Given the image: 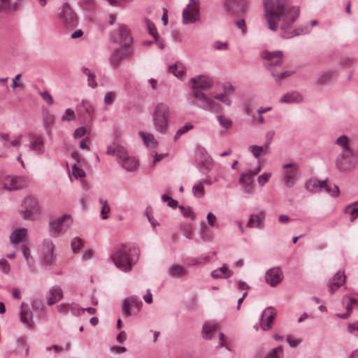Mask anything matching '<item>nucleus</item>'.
Listing matches in <instances>:
<instances>
[{"instance_id":"12","label":"nucleus","mask_w":358,"mask_h":358,"mask_svg":"<svg viewBox=\"0 0 358 358\" xmlns=\"http://www.w3.org/2000/svg\"><path fill=\"white\" fill-rule=\"evenodd\" d=\"M69 218L70 217L69 215H65L50 221L49 223L50 235L52 237L57 238L61 234H64L70 225V223L66 222Z\"/></svg>"},{"instance_id":"14","label":"nucleus","mask_w":358,"mask_h":358,"mask_svg":"<svg viewBox=\"0 0 358 358\" xmlns=\"http://www.w3.org/2000/svg\"><path fill=\"white\" fill-rule=\"evenodd\" d=\"M226 13L232 16H238L247 10L246 3L243 0H225L223 3Z\"/></svg>"},{"instance_id":"48","label":"nucleus","mask_w":358,"mask_h":358,"mask_svg":"<svg viewBox=\"0 0 358 358\" xmlns=\"http://www.w3.org/2000/svg\"><path fill=\"white\" fill-rule=\"evenodd\" d=\"M193 129V125L191 124H186L180 129H178L174 136V141H176L180 138V136L182 134L187 133V131H190Z\"/></svg>"},{"instance_id":"38","label":"nucleus","mask_w":358,"mask_h":358,"mask_svg":"<svg viewBox=\"0 0 358 358\" xmlns=\"http://www.w3.org/2000/svg\"><path fill=\"white\" fill-rule=\"evenodd\" d=\"M82 71L87 77L88 86L95 88L97 84L95 80L94 73L87 68H83Z\"/></svg>"},{"instance_id":"11","label":"nucleus","mask_w":358,"mask_h":358,"mask_svg":"<svg viewBox=\"0 0 358 358\" xmlns=\"http://www.w3.org/2000/svg\"><path fill=\"white\" fill-rule=\"evenodd\" d=\"M200 20L199 0H189V3L182 11L184 24L194 23Z\"/></svg>"},{"instance_id":"32","label":"nucleus","mask_w":358,"mask_h":358,"mask_svg":"<svg viewBox=\"0 0 358 358\" xmlns=\"http://www.w3.org/2000/svg\"><path fill=\"white\" fill-rule=\"evenodd\" d=\"M218 324L212 322H206L202 329L203 336L206 339H210L217 331Z\"/></svg>"},{"instance_id":"31","label":"nucleus","mask_w":358,"mask_h":358,"mask_svg":"<svg viewBox=\"0 0 358 358\" xmlns=\"http://www.w3.org/2000/svg\"><path fill=\"white\" fill-rule=\"evenodd\" d=\"M138 135L142 138L146 147L150 148H157V141L152 134L139 131Z\"/></svg>"},{"instance_id":"18","label":"nucleus","mask_w":358,"mask_h":358,"mask_svg":"<svg viewBox=\"0 0 358 358\" xmlns=\"http://www.w3.org/2000/svg\"><path fill=\"white\" fill-rule=\"evenodd\" d=\"M275 315L276 311L272 306H269L264 310L260 317L261 327L264 331H267L271 328Z\"/></svg>"},{"instance_id":"42","label":"nucleus","mask_w":358,"mask_h":358,"mask_svg":"<svg viewBox=\"0 0 358 358\" xmlns=\"http://www.w3.org/2000/svg\"><path fill=\"white\" fill-rule=\"evenodd\" d=\"M193 194L195 196L201 198L204 195L203 182L198 181L192 188Z\"/></svg>"},{"instance_id":"41","label":"nucleus","mask_w":358,"mask_h":358,"mask_svg":"<svg viewBox=\"0 0 358 358\" xmlns=\"http://www.w3.org/2000/svg\"><path fill=\"white\" fill-rule=\"evenodd\" d=\"M10 241L13 244L19 243L22 241V228L13 231L10 236Z\"/></svg>"},{"instance_id":"51","label":"nucleus","mask_w":358,"mask_h":358,"mask_svg":"<svg viewBox=\"0 0 358 358\" xmlns=\"http://www.w3.org/2000/svg\"><path fill=\"white\" fill-rule=\"evenodd\" d=\"M356 62V59L351 56H344L341 58L339 64L344 68L348 67L353 64Z\"/></svg>"},{"instance_id":"20","label":"nucleus","mask_w":358,"mask_h":358,"mask_svg":"<svg viewBox=\"0 0 358 358\" xmlns=\"http://www.w3.org/2000/svg\"><path fill=\"white\" fill-rule=\"evenodd\" d=\"M254 178V174H250V172L248 171L241 173L238 182L242 185V190L245 194L252 193L254 186L252 178Z\"/></svg>"},{"instance_id":"61","label":"nucleus","mask_w":358,"mask_h":358,"mask_svg":"<svg viewBox=\"0 0 358 358\" xmlns=\"http://www.w3.org/2000/svg\"><path fill=\"white\" fill-rule=\"evenodd\" d=\"M72 173L76 178H83L85 176V171L78 167L76 164L72 166Z\"/></svg>"},{"instance_id":"60","label":"nucleus","mask_w":358,"mask_h":358,"mask_svg":"<svg viewBox=\"0 0 358 358\" xmlns=\"http://www.w3.org/2000/svg\"><path fill=\"white\" fill-rule=\"evenodd\" d=\"M271 74L275 78V80L277 82H280L285 78L290 76L292 73L287 71L282 72L280 73H275V71H272Z\"/></svg>"},{"instance_id":"56","label":"nucleus","mask_w":358,"mask_h":358,"mask_svg":"<svg viewBox=\"0 0 358 358\" xmlns=\"http://www.w3.org/2000/svg\"><path fill=\"white\" fill-rule=\"evenodd\" d=\"M57 310L61 313H66L69 311L74 313V306L67 303H62L57 306Z\"/></svg>"},{"instance_id":"49","label":"nucleus","mask_w":358,"mask_h":358,"mask_svg":"<svg viewBox=\"0 0 358 358\" xmlns=\"http://www.w3.org/2000/svg\"><path fill=\"white\" fill-rule=\"evenodd\" d=\"M145 22L148 33L152 36L154 38H157L159 35L157 33L154 23L148 19H146Z\"/></svg>"},{"instance_id":"19","label":"nucleus","mask_w":358,"mask_h":358,"mask_svg":"<svg viewBox=\"0 0 358 358\" xmlns=\"http://www.w3.org/2000/svg\"><path fill=\"white\" fill-rule=\"evenodd\" d=\"M282 271L279 267L268 269L265 275L266 282L271 287L279 285L282 282Z\"/></svg>"},{"instance_id":"36","label":"nucleus","mask_w":358,"mask_h":358,"mask_svg":"<svg viewBox=\"0 0 358 358\" xmlns=\"http://www.w3.org/2000/svg\"><path fill=\"white\" fill-rule=\"evenodd\" d=\"M124 150L125 148L123 146L117 145L114 148L109 146L106 153L110 155H116L118 161L120 158H122Z\"/></svg>"},{"instance_id":"1","label":"nucleus","mask_w":358,"mask_h":358,"mask_svg":"<svg viewBox=\"0 0 358 358\" xmlns=\"http://www.w3.org/2000/svg\"><path fill=\"white\" fill-rule=\"evenodd\" d=\"M263 5L268 28L273 31L280 29L282 38L289 39L310 32L308 25L291 29L300 15L299 6L292 5V0H263Z\"/></svg>"},{"instance_id":"2","label":"nucleus","mask_w":358,"mask_h":358,"mask_svg":"<svg viewBox=\"0 0 358 358\" xmlns=\"http://www.w3.org/2000/svg\"><path fill=\"white\" fill-rule=\"evenodd\" d=\"M190 83L192 85L194 103L198 107L213 113L222 111V106L217 102L208 96L202 90H208L212 85L211 80L203 75H199L192 78Z\"/></svg>"},{"instance_id":"30","label":"nucleus","mask_w":358,"mask_h":358,"mask_svg":"<svg viewBox=\"0 0 358 358\" xmlns=\"http://www.w3.org/2000/svg\"><path fill=\"white\" fill-rule=\"evenodd\" d=\"M233 274V271H231L227 264H223V266L217 269H215L211 272V276L214 279L217 278H228L231 276Z\"/></svg>"},{"instance_id":"27","label":"nucleus","mask_w":358,"mask_h":358,"mask_svg":"<svg viewBox=\"0 0 358 358\" xmlns=\"http://www.w3.org/2000/svg\"><path fill=\"white\" fill-rule=\"evenodd\" d=\"M26 233L27 229L24 228V243L26 241ZM24 259L27 262L29 271L33 273L35 271V261L30 253V250L25 243H24Z\"/></svg>"},{"instance_id":"52","label":"nucleus","mask_w":358,"mask_h":358,"mask_svg":"<svg viewBox=\"0 0 358 358\" xmlns=\"http://www.w3.org/2000/svg\"><path fill=\"white\" fill-rule=\"evenodd\" d=\"M75 118L76 115L74 111L71 108H68L66 110L64 114L62 116L61 120L63 122H70L74 120Z\"/></svg>"},{"instance_id":"64","label":"nucleus","mask_w":358,"mask_h":358,"mask_svg":"<svg viewBox=\"0 0 358 358\" xmlns=\"http://www.w3.org/2000/svg\"><path fill=\"white\" fill-rule=\"evenodd\" d=\"M348 331L349 333L358 337V321L352 324H348Z\"/></svg>"},{"instance_id":"46","label":"nucleus","mask_w":358,"mask_h":358,"mask_svg":"<svg viewBox=\"0 0 358 358\" xmlns=\"http://www.w3.org/2000/svg\"><path fill=\"white\" fill-rule=\"evenodd\" d=\"M283 348L282 345L273 348L264 358H280L282 355Z\"/></svg>"},{"instance_id":"10","label":"nucleus","mask_w":358,"mask_h":358,"mask_svg":"<svg viewBox=\"0 0 358 358\" xmlns=\"http://www.w3.org/2000/svg\"><path fill=\"white\" fill-rule=\"evenodd\" d=\"M282 180L287 187H292L297 182L299 176V168L292 163L282 166Z\"/></svg>"},{"instance_id":"35","label":"nucleus","mask_w":358,"mask_h":358,"mask_svg":"<svg viewBox=\"0 0 358 358\" xmlns=\"http://www.w3.org/2000/svg\"><path fill=\"white\" fill-rule=\"evenodd\" d=\"M78 111L83 115H88L91 117L93 113V108L91 104L87 101H82L78 106Z\"/></svg>"},{"instance_id":"5","label":"nucleus","mask_w":358,"mask_h":358,"mask_svg":"<svg viewBox=\"0 0 358 358\" xmlns=\"http://www.w3.org/2000/svg\"><path fill=\"white\" fill-rule=\"evenodd\" d=\"M115 266L123 272H129L132 269V259L124 245L118 248L112 255Z\"/></svg>"},{"instance_id":"50","label":"nucleus","mask_w":358,"mask_h":358,"mask_svg":"<svg viewBox=\"0 0 358 358\" xmlns=\"http://www.w3.org/2000/svg\"><path fill=\"white\" fill-rule=\"evenodd\" d=\"M100 203L102 205L101 210V215L103 220H106L108 218V214L110 210V206H108L107 201L100 199Z\"/></svg>"},{"instance_id":"16","label":"nucleus","mask_w":358,"mask_h":358,"mask_svg":"<svg viewBox=\"0 0 358 358\" xmlns=\"http://www.w3.org/2000/svg\"><path fill=\"white\" fill-rule=\"evenodd\" d=\"M142 301L136 296L127 298L122 305V311L125 316L136 315L141 309Z\"/></svg>"},{"instance_id":"22","label":"nucleus","mask_w":358,"mask_h":358,"mask_svg":"<svg viewBox=\"0 0 358 358\" xmlns=\"http://www.w3.org/2000/svg\"><path fill=\"white\" fill-rule=\"evenodd\" d=\"M122 158H120L118 163L122 166L123 169L128 171H135L138 166V162L134 157L128 155L127 150H124V153L122 155Z\"/></svg>"},{"instance_id":"57","label":"nucleus","mask_w":358,"mask_h":358,"mask_svg":"<svg viewBox=\"0 0 358 358\" xmlns=\"http://www.w3.org/2000/svg\"><path fill=\"white\" fill-rule=\"evenodd\" d=\"M212 48L217 50H227L229 48L227 42L216 41L212 44Z\"/></svg>"},{"instance_id":"44","label":"nucleus","mask_w":358,"mask_h":358,"mask_svg":"<svg viewBox=\"0 0 358 358\" xmlns=\"http://www.w3.org/2000/svg\"><path fill=\"white\" fill-rule=\"evenodd\" d=\"M185 274V270L179 265H173L169 269V275L173 277L182 276Z\"/></svg>"},{"instance_id":"24","label":"nucleus","mask_w":358,"mask_h":358,"mask_svg":"<svg viewBox=\"0 0 358 358\" xmlns=\"http://www.w3.org/2000/svg\"><path fill=\"white\" fill-rule=\"evenodd\" d=\"M265 217L266 213L263 210H261L257 214L250 215L249 220L246 224L247 227L257 229L262 228Z\"/></svg>"},{"instance_id":"39","label":"nucleus","mask_w":358,"mask_h":358,"mask_svg":"<svg viewBox=\"0 0 358 358\" xmlns=\"http://www.w3.org/2000/svg\"><path fill=\"white\" fill-rule=\"evenodd\" d=\"M199 234L203 241H210L213 238V234L206 224H201Z\"/></svg>"},{"instance_id":"13","label":"nucleus","mask_w":358,"mask_h":358,"mask_svg":"<svg viewBox=\"0 0 358 358\" xmlns=\"http://www.w3.org/2000/svg\"><path fill=\"white\" fill-rule=\"evenodd\" d=\"M26 147L29 150L41 155L45 152V143L41 135L29 134L27 137Z\"/></svg>"},{"instance_id":"4","label":"nucleus","mask_w":358,"mask_h":358,"mask_svg":"<svg viewBox=\"0 0 358 358\" xmlns=\"http://www.w3.org/2000/svg\"><path fill=\"white\" fill-rule=\"evenodd\" d=\"M306 189L312 193L325 192L334 196H337L339 193L338 187L327 183V180H318L316 178H310L306 182Z\"/></svg>"},{"instance_id":"3","label":"nucleus","mask_w":358,"mask_h":358,"mask_svg":"<svg viewBox=\"0 0 358 358\" xmlns=\"http://www.w3.org/2000/svg\"><path fill=\"white\" fill-rule=\"evenodd\" d=\"M171 117L169 106L164 102L158 103L152 114V122L155 129L162 134H164L169 127Z\"/></svg>"},{"instance_id":"7","label":"nucleus","mask_w":358,"mask_h":358,"mask_svg":"<svg viewBox=\"0 0 358 358\" xmlns=\"http://www.w3.org/2000/svg\"><path fill=\"white\" fill-rule=\"evenodd\" d=\"M55 245L50 238L43 241L40 248V258L45 266H52L55 262Z\"/></svg>"},{"instance_id":"25","label":"nucleus","mask_w":358,"mask_h":358,"mask_svg":"<svg viewBox=\"0 0 358 358\" xmlns=\"http://www.w3.org/2000/svg\"><path fill=\"white\" fill-rule=\"evenodd\" d=\"M345 281L343 272L338 271L329 282V292L334 293Z\"/></svg>"},{"instance_id":"37","label":"nucleus","mask_w":358,"mask_h":358,"mask_svg":"<svg viewBox=\"0 0 358 358\" xmlns=\"http://www.w3.org/2000/svg\"><path fill=\"white\" fill-rule=\"evenodd\" d=\"M210 99H213L215 102L216 100L222 103L227 106H230L231 104V97L226 93H219L213 95Z\"/></svg>"},{"instance_id":"40","label":"nucleus","mask_w":358,"mask_h":358,"mask_svg":"<svg viewBox=\"0 0 358 358\" xmlns=\"http://www.w3.org/2000/svg\"><path fill=\"white\" fill-rule=\"evenodd\" d=\"M350 140L346 135H342L338 137L335 143L341 147L343 150H352L349 146Z\"/></svg>"},{"instance_id":"29","label":"nucleus","mask_w":358,"mask_h":358,"mask_svg":"<svg viewBox=\"0 0 358 358\" xmlns=\"http://www.w3.org/2000/svg\"><path fill=\"white\" fill-rule=\"evenodd\" d=\"M169 71L181 80H183L186 77L185 67L180 62L170 66L169 67Z\"/></svg>"},{"instance_id":"9","label":"nucleus","mask_w":358,"mask_h":358,"mask_svg":"<svg viewBox=\"0 0 358 358\" xmlns=\"http://www.w3.org/2000/svg\"><path fill=\"white\" fill-rule=\"evenodd\" d=\"M110 41L122 45L127 46L132 43V37L127 25L119 24L118 28L110 32Z\"/></svg>"},{"instance_id":"17","label":"nucleus","mask_w":358,"mask_h":358,"mask_svg":"<svg viewBox=\"0 0 358 358\" xmlns=\"http://www.w3.org/2000/svg\"><path fill=\"white\" fill-rule=\"evenodd\" d=\"M352 150H342L335 161L336 168L341 171L350 169L352 166Z\"/></svg>"},{"instance_id":"6","label":"nucleus","mask_w":358,"mask_h":358,"mask_svg":"<svg viewBox=\"0 0 358 358\" xmlns=\"http://www.w3.org/2000/svg\"><path fill=\"white\" fill-rule=\"evenodd\" d=\"M59 21L66 28H74L78 24V17L71 6L64 3L59 13Z\"/></svg>"},{"instance_id":"34","label":"nucleus","mask_w":358,"mask_h":358,"mask_svg":"<svg viewBox=\"0 0 358 358\" xmlns=\"http://www.w3.org/2000/svg\"><path fill=\"white\" fill-rule=\"evenodd\" d=\"M20 0H0V11L15 10Z\"/></svg>"},{"instance_id":"63","label":"nucleus","mask_w":358,"mask_h":358,"mask_svg":"<svg viewBox=\"0 0 358 358\" xmlns=\"http://www.w3.org/2000/svg\"><path fill=\"white\" fill-rule=\"evenodd\" d=\"M208 224L212 227H217V217L212 213H208L207 215Z\"/></svg>"},{"instance_id":"28","label":"nucleus","mask_w":358,"mask_h":358,"mask_svg":"<svg viewBox=\"0 0 358 358\" xmlns=\"http://www.w3.org/2000/svg\"><path fill=\"white\" fill-rule=\"evenodd\" d=\"M303 100V96L297 92H287L283 95L280 101L285 103H299Z\"/></svg>"},{"instance_id":"59","label":"nucleus","mask_w":358,"mask_h":358,"mask_svg":"<svg viewBox=\"0 0 358 358\" xmlns=\"http://www.w3.org/2000/svg\"><path fill=\"white\" fill-rule=\"evenodd\" d=\"M40 95L41 96L43 100L49 106H51L54 103V99L52 95L47 91L40 92Z\"/></svg>"},{"instance_id":"55","label":"nucleus","mask_w":358,"mask_h":358,"mask_svg":"<svg viewBox=\"0 0 358 358\" xmlns=\"http://www.w3.org/2000/svg\"><path fill=\"white\" fill-rule=\"evenodd\" d=\"M271 173H264L257 178V182L261 187H264L271 178Z\"/></svg>"},{"instance_id":"45","label":"nucleus","mask_w":358,"mask_h":358,"mask_svg":"<svg viewBox=\"0 0 358 358\" xmlns=\"http://www.w3.org/2000/svg\"><path fill=\"white\" fill-rule=\"evenodd\" d=\"M217 120L221 127L228 129L232 126V122L229 118L224 115H219L217 116Z\"/></svg>"},{"instance_id":"26","label":"nucleus","mask_w":358,"mask_h":358,"mask_svg":"<svg viewBox=\"0 0 358 358\" xmlns=\"http://www.w3.org/2000/svg\"><path fill=\"white\" fill-rule=\"evenodd\" d=\"M129 55V50L125 49H115L110 57V64L114 66H118L121 61L126 58Z\"/></svg>"},{"instance_id":"15","label":"nucleus","mask_w":358,"mask_h":358,"mask_svg":"<svg viewBox=\"0 0 358 358\" xmlns=\"http://www.w3.org/2000/svg\"><path fill=\"white\" fill-rule=\"evenodd\" d=\"M262 57L267 61L266 66L272 73V71H275L273 70L274 67L282 64L283 52L281 50L273 52L264 50L262 52Z\"/></svg>"},{"instance_id":"54","label":"nucleus","mask_w":358,"mask_h":358,"mask_svg":"<svg viewBox=\"0 0 358 358\" xmlns=\"http://www.w3.org/2000/svg\"><path fill=\"white\" fill-rule=\"evenodd\" d=\"M32 316L33 315L31 310H25L24 308V324H27L29 327H32L34 326Z\"/></svg>"},{"instance_id":"43","label":"nucleus","mask_w":358,"mask_h":358,"mask_svg":"<svg viewBox=\"0 0 358 358\" xmlns=\"http://www.w3.org/2000/svg\"><path fill=\"white\" fill-rule=\"evenodd\" d=\"M248 149L256 159H259L262 156L266 155L261 146L252 145Z\"/></svg>"},{"instance_id":"33","label":"nucleus","mask_w":358,"mask_h":358,"mask_svg":"<svg viewBox=\"0 0 358 358\" xmlns=\"http://www.w3.org/2000/svg\"><path fill=\"white\" fill-rule=\"evenodd\" d=\"M344 213L350 215V222H354L358 217V201L348 205Z\"/></svg>"},{"instance_id":"8","label":"nucleus","mask_w":358,"mask_h":358,"mask_svg":"<svg viewBox=\"0 0 358 358\" xmlns=\"http://www.w3.org/2000/svg\"><path fill=\"white\" fill-rule=\"evenodd\" d=\"M40 207L37 199L31 196H27L24 199V220H34L39 217Z\"/></svg>"},{"instance_id":"58","label":"nucleus","mask_w":358,"mask_h":358,"mask_svg":"<svg viewBox=\"0 0 358 358\" xmlns=\"http://www.w3.org/2000/svg\"><path fill=\"white\" fill-rule=\"evenodd\" d=\"M116 98V94L113 92H108L104 96V103L107 106L112 105Z\"/></svg>"},{"instance_id":"21","label":"nucleus","mask_w":358,"mask_h":358,"mask_svg":"<svg viewBox=\"0 0 358 358\" xmlns=\"http://www.w3.org/2000/svg\"><path fill=\"white\" fill-rule=\"evenodd\" d=\"M337 71L335 69H327L318 74L315 83L318 86H324L332 81L337 76Z\"/></svg>"},{"instance_id":"47","label":"nucleus","mask_w":358,"mask_h":358,"mask_svg":"<svg viewBox=\"0 0 358 358\" xmlns=\"http://www.w3.org/2000/svg\"><path fill=\"white\" fill-rule=\"evenodd\" d=\"M83 240L79 237L74 238L71 243L72 250L74 253H77L79 251V250L83 247Z\"/></svg>"},{"instance_id":"62","label":"nucleus","mask_w":358,"mask_h":358,"mask_svg":"<svg viewBox=\"0 0 358 358\" xmlns=\"http://www.w3.org/2000/svg\"><path fill=\"white\" fill-rule=\"evenodd\" d=\"M162 200L164 202H166L168 206L171 208H174L178 205V201L176 200L166 194L162 196Z\"/></svg>"},{"instance_id":"23","label":"nucleus","mask_w":358,"mask_h":358,"mask_svg":"<svg viewBox=\"0 0 358 358\" xmlns=\"http://www.w3.org/2000/svg\"><path fill=\"white\" fill-rule=\"evenodd\" d=\"M63 296V292L59 286L51 287L46 294L47 303L50 306L58 302Z\"/></svg>"},{"instance_id":"53","label":"nucleus","mask_w":358,"mask_h":358,"mask_svg":"<svg viewBox=\"0 0 358 358\" xmlns=\"http://www.w3.org/2000/svg\"><path fill=\"white\" fill-rule=\"evenodd\" d=\"M20 187V184H17V178H12L9 185L4 184V188L8 191L18 189Z\"/></svg>"}]
</instances>
